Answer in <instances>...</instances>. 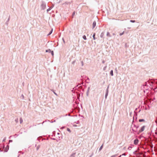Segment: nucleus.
I'll return each mask as SVG.
<instances>
[{
  "label": "nucleus",
  "instance_id": "nucleus-1",
  "mask_svg": "<svg viewBox=\"0 0 157 157\" xmlns=\"http://www.w3.org/2000/svg\"><path fill=\"white\" fill-rule=\"evenodd\" d=\"M40 7L41 9L43 10H44L46 8V4L43 1L42 2V3Z\"/></svg>",
  "mask_w": 157,
  "mask_h": 157
},
{
  "label": "nucleus",
  "instance_id": "nucleus-2",
  "mask_svg": "<svg viewBox=\"0 0 157 157\" xmlns=\"http://www.w3.org/2000/svg\"><path fill=\"white\" fill-rule=\"evenodd\" d=\"M145 126L144 125L142 126L140 129L139 130L138 132H137V134H139L140 133L143 132L145 129Z\"/></svg>",
  "mask_w": 157,
  "mask_h": 157
},
{
  "label": "nucleus",
  "instance_id": "nucleus-3",
  "mask_svg": "<svg viewBox=\"0 0 157 157\" xmlns=\"http://www.w3.org/2000/svg\"><path fill=\"white\" fill-rule=\"evenodd\" d=\"M109 88V86H108L107 87V88L106 90L105 94V99H106L107 98V97L108 95V93H109V90H108Z\"/></svg>",
  "mask_w": 157,
  "mask_h": 157
},
{
  "label": "nucleus",
  "instance_id": "nucleus-4",
  "mask_svg": "<svg viewBox=\"0 0 157 157\" xmlns=\"http://www.w3.org/2000/svg\"><path fill=\"white\" fill-rule=\"evenodd\" d=\"M139 142V140L137 139H136L134 140V144L135 145H137Z\"/></svg>",
  "mask_w": 157,
  "mask_h": 157
},
{
  "label": "nucleus",
  "instance_id": "nucleus-5",
  "mask_svg": "<svg viewBox=\"0 0 157 157\" xmlns=\"http://www.w3.org/2000/svg\"><path fill=\"white\" fill-rule=\"evenodd\" d=\"M137 109V108H136L135 110L134 111V115L136 116V119H137V113L136 112V111Z\"/></svg>",
  "mask_w": 157,
  "mask_h": 157
},
{
  "label": "nucleus",
  "instance_id": "nucleus-6",
  "mask_svg": "<svg viewBox=\"0 0 157 157\" xmlns=\"http://www.w3.org/2000/svg\"><path fill=\"white\" fill-rule=\"evenodd\" d=\"M9 146L8 145H7L6 146V147H5V150H4V151L6 152H7L8 151V150H9Z\"/></svg>",
  "mask_w": 157,
  "mask_h": 157
},
{
  "label": "nucleus",
  "instance_id": "nucleus-7",
  "mask_svg": "<svg viewBox=\"0 0 157 157\" xmlns=\"http://www.w3.org/2000/svg\"><path fill=\"white\" fill-rule=\"evenodd\" d=\"M96 25V22L95 21H94L92 24V29H93L95 27Z\"/></svg>",
  "mask_w": 157,
  "mask_h": 157
},
{
  "label": "nucleus",
  "instance_id": "nucleus-8",
  "mask_svg": "<svg viewBox=\"0 0 157 157\" xmlns=\"http://www.w3.org/2000/svg\"><path fill=\"white\" fill-rule=\"evenodd\" d=\"M72 2V1H71V2H66L64 3H63V5H64V4L68 5L69 4H71Z\"/></svg>",
  "mask_w": 157,
  "mask_h": 157
},
{
  "label": "nucleus",
  "instance_id": "nucleus-9",
  "mask_svg": "<svg viewBox=\"0 0 157 157\" xmlns=\"http://www.w3.org/2000/svg\"><path fill=\"white\" fill-rule=\"evenodd\" d=\"M10 16H9V18H8V19H7V20L6 21V22L5 23V24L7 25H8V23L9 21H10Z\"/></svg>",
  "mask_w": 157,
  "mask_h": 157
},
{
  "label": "nucleus",
  "instance_id": "nucleus-10",
  "mask_svg": "<svg viewBox=\"0 0 157 157\" xmlns=\"http://www.w3.org/2000/svg\"><path fill=\"white\" fill-rule=\"evenodd\" d=\"M95 34H96L95 33H94L93 34V38L94 40H95L97 39V38H96L95 37Z\"/></svg>",
  "mask_w": 157,
  "mask_h": 157
},
{
  "label": "nucleus",
  "instance_id": "nucleus-11",
  "mask_svg": "<svg viewBox=\"0 0 157 157\" xmlns=\"http://www.w3.org/2000/svg\"><path fill=\"white\" fill-rule=\"evenodd\" d=\"M54 6V5H53V6H51L50 7H49L48 9H47V12H48Z\"/></svg>",
  "mask_w": 157,
  "mask_h": 157
},
{
  "label": "nucleus",
  "instance_id": "nucleus-12",
  "mask_svg": "<svg viewBox=\"0 0 157 157\" xmlns=\"http://www.w3.org/2000/svg\"><path fill=\"white\" fill-rule=\"evenodd\" d=\"M110 75L112 76H113V70H111L110 72Z\"/></svg>",
  "mask_w": 157,
  "mask_h": 157
},
{
  "label": "nucleus",
  "instance_id": "nucleus-13",
  "mask_svg": "<svg viewBox=\"0 0 157 157\" xmlns=\"http://www.w3.org/2000/svg\"><path fill=\"white\" fill-rule=\"evenodd\" d=\"M52 31H53V29H52L50 31L49 33L47 35V36H48L52 34Z\"/></svg>",
  "mask_w": 157,
  "mask_h": 157
},
{
  "label": "nucleus",
  "instance_id": "nucleus-14",
  "mask_svg": "<svg viewBox=\"0 0 157 157\" xmlns=\"http://www.w3.org/2000/svg\"><path fill=\"white\" fill-rule=\"evenodd\" d=\"M104 32H102L100 35V37L102 38L104 35Z\"/></svg>",
  "mask_w": 157,
  "mask_h": 157
},
{
  "label": "nucleus",
  "instance_id": "nucleus-15",
  "mask_svg": "<svg viewBox=\"0 0 157 157\" xmlns=\"http://www.w3.org/2000/svg\"><path fill=\"white\" fill-rule=\"evenodd\" d=\"M90 89V87H88V88L87 90V92H86V95L87 96L89 95V91Z\"/></svg>",
  "mask_w": 157,
  "mask_h": 157
},
{
  "label": "nucleus",
  "instance_id": "nucleus-16",
  "mask_svg": "<svg viewBox=\"0 0 157 157\" xmlns=\"http://www.w3.org/2000/svg\"><path fill=\"white\" fill-rule=\"evenodd\" d=\"M145 120L144 119H140L139 120V121L140 122H144L145 121Z\"/></svg>",
  "mask_w": 157,
  "mask_h": 157
},
{
  "label": "nucleus",
  "instance_id": "nucleus-17",
  "mask_svg": "<svg viewBox=\"0 0 157 157\" xmlns=\"http://www.w3.org/2000/svg\"><path fill=\"white\" fill-rule=\"evenodd\" d=\"M76 154V153H73L71 155V157H75V155Z\"/></svg>",
  "mask_w": 157,
  "mask_h": 157
},
{
  "label": "nucleus",
  "instance_id": "nucleus-18",
  "mask_svg": "<svg viewBox=\"0 0 157 157\" xmlns=\"http://www.w3.org/2000/svg\"><path fill=\"white\" fill-rule=\"evenodd\" d=\"M133 125L134 126V127L135 128H139V126L138 125H136L135 124H133Z\"/></svg>",
  "mask_w": 157,
  "mask_h": 157
},
{
  "label": "nucleus",
  "instance_id": "nucleus-19",
  "mask_svg": "<svg viewBox=\"0 0 157 157\" xmlns=\"http://www.w3.org/2000/svg\"><path fill=\"white\" fill-rule=\"evenodd\" d=\"M51 50L50 49H47V50H46V52H51Z\"/></svg>",
  "mask_w": 157,
  "mask_h": 157
},
{
  "label": "nucleus",
  "instance_id": "nucleus-20",
  "mask_svg": "<svg viewBox=\"0 0 157 157\" xmlns=\"http://www.w3.org/2000/svg\"><path fill=\"white\" fill-rule=\"evenodd\" d=\"M20 124H21L22 123L23 121L22 118L21 117L20 118Z\"/></svg>",
  "mask_w": 157,
  "mask_h": 157
},
{
  "label": "nucleus",
  "instance_id": "nucleus-21",
  "mask_svg": "<svg viewBox=\"0 0 157 157\" xmlns=\"http://www.w3.org/2000/svg\"><path fill=\"white\" fill-rule=\"evenodd\" d=\"M106 36H109V37L111 36L110 35V33H109V32H107V34H106Z\"/></svg>",
  "mask_w": 157,
  "mask_h": 157
},
{
  "label": "nucleus",
  "instance_id": "nucleus-22",
  "mask_svg": "<svg viewBox=\"0 0 157 157\" xmlns=\"http://www.w3.org/2000/svg\"><path fill=\"white\" fill-rule=\"evenodd\" d=\"M103 145H101V147H100L99 149V151H101V149H102L103 148Z\"/></svg>",
  "mask_w": 157,
  "mask_h": 157
},
{
  "label": "nucleus",
  "instance_id": "nucleus-23",
  "mask_svg": "<svg viewBox=\"0 0 157 157\" xmlns=\"http://www.w3.org/2000/svg\"><path fill=\"white\" fill-rule=\"evenodd\" d=\"M82 38L84 40H86L87 39L86 37V36L85 35H84L83 36H82Z\"/></svg>",
  "mask_w": 157,
  "mask_h": 157
},
{
  "label": "nucleus",
  "instance_id": "nucleus-24",
  "mask_svg": "<svg viewBox=\"0 0 157 157\" xmlns=\"http://www.w3.org/2000/svg\"><path fill=\"white\" fill-rule=\"evenodd\" d=\"M75 11H74L73 12L72 15V18H73V17L75 15Z\"/></svg>",
  "mask_w": 157,
  "mask_h": 157
},
{
  "label": "nucleus",
  "instance_id": "nucleus-25",
  "mask_svg": "<svg viewBox=\"0 0 157 157\" xmlns=\"http://www.w3.org/2000/svg\"><path fill=\"white\" fill-rule=\"evenodd\" d=\"M67 130L69 132H71V131L70 129L69 128H67Z\"/></svg>",
  "mask_w": 157,
  "mask_h": 157
},
{
  "label": "nucleus",
  "instance_id": "nucleus-26",
  "mask_svg": "<svg viewBox=\"0 0 157 157\" xmlns=\"http://www.w3.org/2000/svg\"><path fill=\"white\" fill-rule=\"evenodd\" d=\"M52 56H54V52L53 51H51L50 52Z\"/></svg>",
  "mask_w": 157,
  "mask_h": 157
},
{
  "label": "nucleus",
  "instance_id": "nucleus-27",
  "mask_svg": "<svg viewBox=\"0 0 157 157\" xmlns=\"http://www.w3.org/2000/svg\"><path fill=\"white\" fill-rule=\"evenodd\" d=\"M130 21L131 22H132V23H134L136 22V21L134 20H130Z\"/></svg>",
  "mask_w": 157,
  "mask_h": 157
},
{
  "label": "nucleus",
  "instance_id": "nucleus-28",
  "mask_svg": "<svg viewBox=\"0 0 157 157\" xmlns=\"http://www.w3.org/2000/svg\"><path fill=\"white\" fill-rule=\"evenodd\" d=\"M51 90L53 92V93L54 94H55L57 96H58V95L55 92H54V90Z\"/></svg>",
  "mask_w": 157,
  "mask_h": 157
},
{
  "label": "nucleus",
  "instance_id": "nucleus-29",
  "mask_svg": "<svg viewBox=\"0 0 157 157\" xmlns=\"http://www.w3.org/2000/svg\"><path fill=\"white\" fill-rule=\"evenodd\" d=\"M40 147V145H38L36 147V150L37 151L39 150Z\"/></svg>",
  "mask_w": 157,
  "mask_h": 157
},
{
  "label": "nucleus",
  "instance_id": "nucleus-30",
  "mask_svg": "<svg viewBox=\"0 0 157 157\" xmlns=\"http://www.w3.org/2000/svg\"><path fill=\"white\" fill-rule=\"evenodd\" d=\"M15 121L16 122V123H17L18 121V119L17 118L15 119Z\"/></svg>",
  "mask_w": 157,
  "mask_h": 157
},
{
  "label": "nucleus",
  "instance_id": "nucleus-31",
  "mask_svg": "<svg viewBox=\"0 0 157 157\" xmlns=\"http://www.w3.org/2000/svg\"><path fill=\"white\" fill-rule=\"evenodd\" d=\"M41 138V136H40V137H38L37 139V140H38V141H40V139Z\"/></svg>",
  "mask_w": 157,
  "mask_h": 157
},
{
  "label": "nucleus",
  "instance_id": "nucleus-32",
  "mask_svg": "<svg viewBox=\"0 0 157 157\" xmlns=\"http://www.w3.org/2000/svg\"><path fill=\"white\" fill-rule=\"evenodd\" d=\"M147 85V82H145L144 84L143 85L144 86H146Z\"/></svg>",
  "mask_w": 157,
  "mask_h": 157
},
{
  "label": "nucleus",
  "instance_id": "nucleus-33",
  "mask_svg": "<svg viewBox=\"0 0 157 157\" xmlns=\"http://www.w3.org/2000/svg\"><path fill=\"white\" fill-rule=\"evenodd\" d=\"M132 131L134 132H137V130H135L134 129H133L132 128Z\"/></svg>",
  "mask_w": 157,
  "mask_h": 157
},
{
  "label": "nucleus",
  "instance_id": "nucleus-34",
  "mask_svg": "<svg viewBox=\"0 0 157 157\" xmlns=\"http://www.w3.org/2000/svg\"><path fill=\"white\" fill-rule=\"evenodd\" d=\"M124 33V32H123L122 33H120V35L121 36Z\"/></svg>",
  "mask_w": 157,
  "mask_h": 157
},
{
  "label": "nucleus",
  "instance_id": "nucleus-35",
  "mask_svg": "<svg viewBox=\"0 0 157 157\" xmlns=\"http://www.w3.org/2000/svg\"><path fill=\"white\" fill-rule=\"evenodd\" d=\"M6 137H5L4 139L3 140H2V142H5V140H6Z\"/></svg>",
  "mask_w": 157,
  "mask_h": 157
},
{
  "label": "nucleus",
  "instance_id": "nucleus-36",
  "mask_svg": "<svg viewBox=\"0 0 157 157\" xmlns=\"http://www.w3.org/2000/svg\"><path fill=\"white\" fill-rule=\"evenodd\" d=\"M132 146H129L128 148V149L129 150H130L132 148Z\"/></svg>",
  "mask_w": 157,
  "mask_h": 157
},
{
  "label": "nucleus",
  "instance_id": "nucleus-37",
  "mask_svg": "<svg viewBox=\"0 0 157 157\" xmlns=\"http://www.w3.org/2000/svg\"><path fill=\"white\" fill-rule=\"evenodd\" d=\"M21 98H22V99L24 98V96L23 94H22L21 96Z\"/></svg>",
  "mask_w": 157,
  "mask_h": 157
},
{
  "label": "nucleus",
  "instance_id": "nucleus-38",
  "mask_svg": "<svg viewBox=\"0 0 157 157\" xmlns=\"http://www.w3.org/2000/svg\"><path fill=\"white\" fill-rule=\"evenodd\" d=\"M75 60H74L72 62V64H75Z\"/></svg>",
  "mask_w": 157,
  "mask_h": 157
},
{
  "label": "nucleus",
  "instance_id": "nucleus-39",
  "mask_svg": "<svg viewBox=\"0 0 157 157\" xmlns=\"http://www.w3.org/2000/svg\"><path fill=\"white\" fill-rule=\"evenodd\" d=\"M81 63L82 66H83V61H81Z\"/></svg>",
  "mask_w": 157,
  "mask_h": 157
},
{
  "label": "nucleus",
  "instance_id": "nucleus-40",
  "mask_svg": "<svg viewBox=\"0 0 157 157\" xmlns=\"http://www.w3.org/2000/svg\"><path fill=\"white\" fill-rule=\"evenodd\" d=\"M47 121V120H46V121H44L42 122V124H43V123H44L45 122H46V121ZM47 121H49V120H47Z\"/></svg>",
  "mask_w": 157,
  "mask_h": 157
},
{
  "label": "nucleus",
  "instance_id": "nucleus-41",
  "mask_svg": "<svg viewBox=\"0 0 157 157\" xmlns=\"http://www.w3.org/2000/svg\"><path fill=\"white\" fill-rule=\"evenodd\" d=\"M121 155H124V156H125L126 155V154H125V153H123V154H122Z\"/></svg>",
  "mask_w": 157,
  "mask_h": 157
},
{
  "label": "nucleus",
  "instance_id": "nucleus-42",
  "mask_svg": "<svg viewBox=\"0 0 157 157\" xmlns=\"http://www.w3.org/2000/svg\"><path fill=\"white\" fill-rule=\"evenodd\" d=\"M12 141H13L12 140H9V142L10 143L12 142Z\"/></svg>",
  "mask_w": 157,
  "mask_h": 157
},
{
  "label": "nucleus",
  "instance_id": "nucleus-43",
  "mask_svg": "<svg viewBox=\"0 0 157 157\" xmlns=\"http://www.w3.org/2000/svg\"><path fill=\"white\" fill-rule=\"evenodd\" d=\"M62 40H63V42H64V43H65V40H64V38H62Z\"/></svg>",
  "mask_w": 157,
  "mask_h": 157
},
{
  "label": "nucleus",
  "instance_id": "nucleus-44",
  "mask_svg": "<svg viewBox=\"0 0 157 157\" xmlns=\"http://www.w3.org/2000/svg\"><path fill=\"white\" fill-rule=\"evenodd\" d=\"M75 123H76V124H79V121H77V122H76H76H75Z\"/></svg>",
  "mask_w": 157,
  "mask_h": 157
},
{
  "label": "nucleus",
  "instance_id": "nucleus-45",
  "mask_svg": "<svg viewBox=\"0 0 157 157\" xmlns=\"http://www.w3.org/2000/svg\"><path fill=\"white\" fill-rule=\"evenodd\" d=\"M155 122L156 124H157V117H156V119L155 121Z\"/></svg>",
  "mask_w": 157,
  "mask_h": 157
},
{
  "label": "nucleus",
  "instance_id": "nucleus-46",
  "mask_svg": "<svg viewBox=\"0 0 157 157\" xmlns=\"http://www.w3.org/2000/svg\"><path fill=\"white\" fill-rule=\"evenodd\" d=\"M106 66L104 67L103 68V70H105L106 69Z\"/></svg>",
  "mask_w": 157,
  "mask_h": 157
},
{
  "label": "nucleus",
  "instance_id": "nucleus-47",
  "mask_svg": "<svg viewBox=\"0 0 157 157\" xmlns=\"http://www.w3.org/2000/svg\"><path fill=\"white\" fill-rule=\"evenodd\" d=\"M155 134L157 135V128H156V131L155 132Z\"/></svg>",
  "mask_w": 157,
  "mask_h": 157
},
{
  "label": "nucleus",
  "instance_id": "nucleus-48",
  "mask_svg": "<svg viewBox=\"0 0 157 157\" xmlns=\"http://www.w3.org/2000/svg\"><path fill=\"white\" fill-rule=\"evenodd\" d=\"M113 155V156H114V157H116L117 156V154Z\"/></svg>",
  "mask_w": 157,
  "mask_h": 157
},
{
  "label": "nucleus",
  "instance_id": "nucleus-49",
  "mask_svg": "<svg viewBox=\"0 0 157 157\" xmlns=\"http://www.w3.org/2000/svg\"><path fill=\"white\" fill-rule=\"evenodd\" d=\"M51 139L53 140H56V139L55 138H52Z\"/></svg>",
  "mask_w": 157,
  "mask_h": 157
},
{
  "label": "nucleus",
  "instance_id": "nucleus-50",
  "mask_svg": "<svg viewBox=\"0 0 157 157\" xmlns=\"http://www.w3.org/2000/svg\"><path fill=\"white\" fill-rule=\"evenodd\" d=\"M19 152H20L22 154H23L24 153L22 152L21 151H19Z\"/></svg>",
  "mask_w": 157,
  "mask_h": 157
},
{
  "label": "nucleus",
  "instance_id": "nucleus-51",
  "mask_svg": "<svg viewBox=\"0 0 157 157\" xmlns=\"http://www.w3.org/2000/svg\"><path fill=\"white\" fill-rule=\"evenodd\" d=\"M136 151H134V152H133V154H135V155H136Z\"/></svg>",
  "mask_w": 157,
  "mask_h": 157
},
{
  "label": "nucleus",
  "instance_id": "nucleus-52",
  "mask_svg": "<svg viewBox=\"0 0 157 157\" xmlns=\"http://www.w3.org/2000/svg\"><path fill=\"white\" fill-rule=\"evenodd\" d=\"M56 121L55 120H54L53 121H51V123H53V122H55Z\"/></svg>",
  "mask_w": 157,
  "mask_h": 157
},
{
  "label": "nucleus",
  "instance_id": "nucleus-53",
  "mask_svg": "<svg viewBox=\"0 0 157 157\" xmlns=\"http://www.w3.org/2000/svg\"><path fill=\"white\" fill-rule=\"evenodd\" d=\"M105 61H104V60H103V61H102V63H105Z\"/></svg>",
  "mask_w": 157,
  "mask_h": 157
},
{
  "label": "nucleus",
  "instance_id": "nucleus-54",
  "mask_svg": "<svg viewBox=\"0 0 157 157\" xmlns=\"http://www.w3.org/2000/svg\"><path fill=\"white\" fill-rule=\"evenodd\" d=\"M78 88H82V86H79Z\"/></svg>",
  "mask_w": 157,
  "mask_h": 157
},
{
  "label": "nucleus",
  "instance_id": "nucleus-55",
  "mask_svg": "<svg viewBox=\"0 0 157 157\" xmlns=\"http://www.w3.org/2000/svg\"><path fill=\"white\" fill-rule=\"evenodd\" d=\"M73 126H74V127H76L77 126V125H73Z\"/></svg>",
  "mask_w": 157,
  "mask_h": 157
},
{
  "label": "nucleus",
  "instance_id": "nucleus-56",
  "mask_svg": "<svg viewBox=\"0 0 157 157\" xmlns=\"http://www.w3.org/2000/svg\"><path fill=\"white\" fill-rule=\"evenodd\" d=\"M87 80H90V79H89V78L87 77Z\"/></svg>",
  "mask_w": 157,
  "mask_h": 157
},
{
  "label": "nucleus",
  "instance_id": "nucleus-57",
  "mask_svg": "<svg viewBox=\"0 0 157 157\" xmlns=\"http://www.w3.org/2000/svg\"><path fill=\"white\" fill-rule=\"evenodd\" d=\"M122 155H120L119 157H121V156Z\"/></svg>",
  "mask_w": 157,
  "mask_h": 157
},
{
  "label": "nucleus",
  "instance_id": "nucleus-58",
  "mask_svg": "<svg viewBox=\"0 0 157 157\" xmlns=\"http://www.w3.org/2000/svg\"><path fill=\"white\" fill-rule=\"evenodd\" d=\"M111 157H114V156H113V155Z\"/></svg>",
  "mask_w": 157,
  "mask_h": 157
},
{
  "label": "nucleus",
  "instance_id": "nucleus-59",
  "mask_svg": "<svg viewBox=\"0 0 157 157\" xmlns=\"http://www.w3.org/2000/svg\"><path fill=\"white\" fill-rule=\"evenodd\" d=\"M141 110H140L139 111H138V112H140V111Z\"/></svg>",
  "mask_w": 157,
  "mask_h": 157
},
{
  "label": "nucleus",
  "instance_id": "nucleus-60",
  "mask_svg": "<svg viewBox=\"0 0 157 157\" xmlns=\"http://www.w3.org/2000/svg\"><path fill=\"white\" fill-rule=\"evenodd\" d=\"M152 147H153V145L152 144Z\"/></svg>",
  "mask_w": 157,
  "mask_h": 157
},
{
  "label": "nucleus",
  "instance_id": "nucleus-61",
  "mask_svg": "<svg viewBox=\"0 0 157 157\" xmlns=\"http://www.w3.org/2000/svg\"><path fill=\"white\" fill-rule=\"evenodd\" d=\"M156 89H157V88H155V90Z\"/></svg>",
  "mask_w": 157,
  "mask_h": 157
},
{
  "label": "nucleus",
  "instance_id": "nucleus-62",
  "mask_svg": "<svg viewBox=\"0 0 157 157\" xmlns=\"http://www.w3.org/2000/svg\"><path fill=\"white\" fill-rule=\"evenodd\" d=\"M68 116H71V115L70 114H68Z\"/></svg>",
  "mask_w": 157,
  "mask_h": 157
},
{
  "label": "nucleus",
  "instance_id": "nucleus-63",
  "mask_svg": "<svg viewBox=\"0 0 157 157\" xmlns=\"http://www.w3.org/2000/svg\"><path fill=\"white\" fill-rule=\"evenodd\" d=\"M11 137V136H10V137H9V139H10Z\"/></svg>",
  "mask_w": 157,
  "mask_h": 157
},
{
  "label": "nucleus",
  "instance_id": "nucleus-64",
  "mask_svg": "<svg viewBox=\"0 0 157 157\" xmlns=\"http://www.w3.org/2000/svg\"><path fill=\"white\" fill-rule=\"evenodd\" d=\"M128 29H130L131 28H129V27H128Z\"/></svg>",
  "mask_w": 157,
  "mask_h": 157
}]
</instances>
